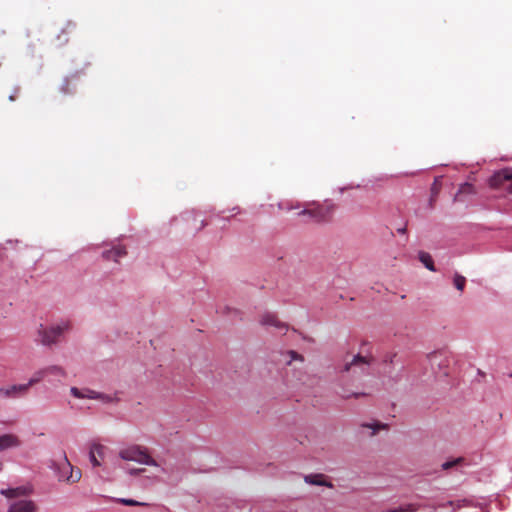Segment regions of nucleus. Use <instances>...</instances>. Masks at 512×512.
I'll list each match as a JSON object with an SVG mask.
<instances>
[{
    "mask_svg": "<svg viewBox=\"0 0 512 512\" xmlns=\"http://www.w3.org/2000/svg\"><path fill=\"white\" fill-rule=\"evenodd\" d=\"M117 501L119 503L123 504V505H126V506H146L147 505L146 503L138 502V501L133 500V499L121 498V499H118Z\"/></svg>",
    "mask_w": 512,
    "mask_h": 512,
    "instance_id": "393cba45",
    "label": "nucleus"
},
{
    "mask_svg": "<svg viewBox=\"0 0 512 512\" xmlns=\"http://www.w3.org/2000/svg\"><path fill=\"white\" fill-rule=\"evenodd\" d=\"M466 284V279L464 276L455 274L454 276V285L459 291H463Z\"/></svg>",
    "mask_w": 512,
    "mask_h": 512,
    "instance_id": "5701e85b",
    "label": "nucleus"
},
{
    "mask_svg": "<svg viewBox=\"0 0 512 512\" xmlns=\"http://www.w3.org/2000/svg\"><path fill=\"white\" fill-rule=\"evenodd\" d=\"M475 188L470 183H464L460 186L458 193L454 197V201H461L462 194H474Z\"/></svg>",
    "mask_w": 512,
    "mask_h": 512,
    "instance_id": "aec40b11",
    "label": "nucleus"
},
{
    "mask_svg": "<svg viewBox=\"0 0 512 512\" xmlns=\"http://www.w3.org/2000/svg\"><path fill=\"white\" fill-rule=\"evenodd\" d=\"M21 441L16 435L4 434L0 436V451L20 446Z\"/></svg>",
    "mask_w": 512,
    "mask_h": 512,
    "instance_id": "9b49d317",
    "label": "nucleus"
},
{
    "mask_svg": "<svg viewBox=\"0 0 512 512\" xmlns=\"http://www.w3.org/2000/svg\"><path fill=\"white\" fill-rule=\"evenodd\" d=\"M397 231L401 234H405L406 233V226L402 227V228H398Z\"/></svg>",
    "mask_w": 512,
    "mask_h": 512,
    "instance_id": "c756f323",
    "label": "nucleus"
},
{
    "mask_svg": "<svg viewBox=\"0 0 512 512\" xmlns=\"http://www.w3.org/2000/svg\"><path fill=\"white\" fill-rule=\"evenodd\" d=\"M305 482L311 485L332 487V484L325 479L323 474H312L305 476Z\"/></svg>",
    "mask_w": 512,
    "mask_h": 512,
    "instance_id": "4468645a",
    "label": "nucleus"
},
{
    "mask_svg": "<svg viewBox=\"0 0 512 512\" xmlns=\"http://www.w3.org/2000/svg\"><path fill=\"white\" fill-rule=\"evenodd\" d=\"M144 471H145V469H131V470L129 471V473H130V474H139V473H142V472H144Z\"/></svg>",
    "mask_w": 512,
    "mask_h": 512,
    "instance_id": "c85d7f7f",
    "label": "nucleus"
},
{
    "mask_svg": "<svg viewBox=\"0 0 512 512\" xmlns=\"http://www.w3.org/2000/svg\"><path fill=\"white\" fill-rule=\"evenodd\" d=\"M69 329V323L63 322L61 324L44 327L40 326L38 330V335L40 337V342L43 345H51L57 342L58 338L63 334L64 331Z\"/></svg>",
    "mask_w": 512,
    "mask_h": 512,
    "instance_id": "39448f33",
    "label": "nucleus"
},
{
    "mask_svg": "<svg viewBox=\"0 0 512 512\" xmlns=\"http://www.w3.org/2000/svg\"><path fill=\"white\" fill-rule=\"evenodd\" d=\"M373 358L371 356L354 355L350 361H345L342 371L350 372L354 376L368 372Z\"/></svg>",
    "mask_w": 512,
    "mask_h": 512,
    "instance_id": "20e7f679",
    "label": "nucleus"
},
{
    "mask_svg": "<svg viewBox=\"0 0 512 512\" xmlns=\"http://www.w3.org/2000/svg\"><path fill=\"white\" fill-rule=\"evenodd\" d=\"M334 205L332 203H305L303 209L298 212L299 216H307L315 222L328 221L334 212Z\"/></svg>",
    "mask_w": 512,
    "mask_h": 512,
    "instance_id": "f257e3e1",
    "label": "nucleus"
},
{
    "mask_svg": "<svg viewBox=\"0 0 512 512\" xmlns=\"http://www.w3.org/2000/svg\"><path fill=\"white\" fill-rule=\"evenodd\" d=\"M288 354L290 356V360L288 361V364H290L294 360H298V361H301V362L304 361V357L301 354H298L295 351H289Z\"/></svg>",
    "mask_w": 512,
    "mask_h": 512,
    "instance_id": "bb28decb",
    "label": "nucleus"
},
{
    "mask_svg": "<svg viewBox=\"0 0 512 512\" xmlns=\"http://www.w3.org/2000/svg\"><path fill=\"white\" fill-rule=\"evenodd\" d=\"M76 29V25L73 23H67L65 28L62 30L61 34L58 35V40H60L61 44L68 42V37L66 35L71 34Z\"/></svg>",
    "mask_w": 512,
    "mask_h": 512,
    "instance_id": "412c9836",
    "label": "nucleus"
},
{
    "mask_svg": "<svg viewBox=\"0 0 512 512\" xmlns=\"http://www.w3.org/2000/svg\"><path fill=\"white\" fill-rule=\"evenodd\" d=\"M0 493L7 498H18L28 496L32 493L31 486H19L16 488L2 489Z\"/></svg>",
    "mask_w": 512,
    "mask_h": 512,
    "instance_id": "9d476101",
    "label": "nucleus"
},
{
    "mask_svg": "<svg viewBox=\"0 0 512 512\" xmlns=\"http://www.w3.org/2000/svg\"><path fill=\"white\" fill-rule=\"evenodd\" d=\"M126 249L125 247L123 246H116V247H113L112 249L110 250H106L103 252V258H105L106 260H114V261H118L119 258L123 257L126 255Z\"/></svg>",
    "mask_w": 512,
    "mask_h": 512,
    "instance_id": "f8f14e48",
    "label": "nucleus"
},
{
    "mask_svg": "<svg viewBox=\"0 0 512 512\" xmlns=\"http://www.w3.org/2000/svg\"><path fill=\"white\" fill-rule=\"evenodd\" d=\"M420 262L430 271H435L434 262L431 255L427 252H419Z\"/></svg>",
    "mask_w": 512,
    "mask_h": 512,
    "instance_id": "6ab92c4d",
    "label": "nucleus"
},
{
    "mask_svg": "<svg viewBox=\"0 0 512 512\" xmlns=\"http://www.w3.org/2000/svg\"><path fill=\"white\" fill-rule=\"evenodd\" d=\"M55 471L59 481H64L68 484H74L80 481L82 473L79 468H75L69 462L66 456L61 463L57 464Z\"/></svg>",
    "mask_w": 512,
    "mask_h": 512,
    "instance_id": "7ed1b4c3",
    "label": "nucleus"
},
{
    "mask_svg": "<svg viewBox=\"0 0 512 512\" xmlns=\"http://www.w3.org/2000/svg\"><path fill=\"white\" fill-rule=\"evenodd\" d=\"M104 446L100 444L92 445L89 453V458L93 466H100L98 458H103Z\"/></svg>",
    "mask_w": 512,
    "mask_h": 512,
    "instance_id": "ddd939ff",
    "label": "nucleus"
},
{
    "mask_svg": "<svg viewBox=\"0 0 512 512\" xmlns=\"http://www.w3.org/2000/svg\"><path fill=\"white\" fill-rule=\"evenodd\" d=\"M463 460L464 459L462 457H459V458H456V459H454L452 461H446V462H444L442 464V469L443 470H448V469H450L452 467H455V466L459 465L460 463L463 462Z\"/></svg>",
    "mask_w": 512,
    "mask_h": 512,
    "instance_id": "b1692460",
    "label": "nucleus"
},
{
    "mask_svg": "<svg viewBox=\"0 0 512 512\" xmlns=\"http://www.w3.org/2000/svg\"><path fill=\"white\" fill-rule=\"evenodd\" d=\"M441 186H442L441 178L440 177L435 178L434 182L431 186V196H430V200H429L430 207L434 206V203L440 193Z\"/></svg>",
    "mask_w": 512,
    "mask_h": 512,
    "instance_id": "dca6fc26",
    "label": "nucleus"
},
{
    "mask_svg": "<svg viewBox=\"0 0 512 512\" xmlns=\"http://www.w3.org/2000/svg\"><path fill=\"white\" fill-rule=\"evenodd\" d=\"M205 226H206V222H204V221L202 220V221H201V225H200V227H199L198 229H202V228H203V227H205Z\"/></svg>",
    "mask_w": 512,
    "mask_h": 512,
    "instance_id": "2f4dec72",
    "label": "nucleus"
},
{
    "mask_svg": "<svg viewBox=\"0 0 512 512\" xmlns=\"http://www.w3.org/2000/svg\"><path fill=\"white\" fill-rule=\"evenodd\" d=\"M363 427L371 428L373 429V434H375L380 429H385L387 425L380 424V423H374V424H363Z\"/></svg>",
    "mask_w": 512,
    "mask_h": 512,
    "instance_id": "a878e982",
    "label": "nucleus"
},
{
    "mask_svg": "<svg viewBox=\"0 0 512 512\" xmlns=\"http://www.w3.org/2000/svg\"><path fill=\"white\" fill-rule=\"evenodd\" d=\"M9 99H10L11 101H14V100H15V97H14L13 95H11V96L9 97Z\"/></svg>",
    "mask_w": 512,
    "mask_h": 512,
    "instance_id": "473e14b6",
    "label": "nucleus"
},
{
    "mask_svg": "<svg viewBox=\"0 0 512 512\" xmlns=\"http://www.w3.org/2000/svg\"><path fill=\"white\" fill-rule=\"evenodd\" d=\"M7 512H37V505L32 500H19L13 502Z\"/></svg>",
    "mask_w": 512,
    "mask_h": 512,
    "instance_id": "1a4fd4ad",
    "label": "nucleus"
},
{
    "mask_svg": "<svg viewBox=\"0 0 512 512\" xmlns=\"http://www.w3.org/2000/svg\"><path fill=\"white\" fill-rule=\"evenodd\" d=\"M489 183L493 188H500L512 194V170L505 169L495 173Z\"/></svg>",
    "mask_w": 512,
    "mask_h": 512,
    "instance_id": "423d86ee",
    "label": "nucleus"
},
{
    "mask_svg": "<svg viewBox=\"0 0 512 512\" xmlns=\"http://www.w3.org/2000/svg\"><path fill=\"white\" fill-rule=\"evenodd\" d=\"M47 378L52 377L54 380L61 381L66 377L65 370L60 366L46 367Z\"/></svg>",
    "mask_w": 512,
    "mask_h": 512,
    "instance_id": "2eb2a0df",
    "label": "nucleus"
},
{
    "mask_svg": "<svg viewBox=\"0 0 512 512\" xmlns=\"http://www.w3.org/2000/svg\"><path fill=\"white\" fill-rule=\"evenodd\" d=\"M294 208H299V205H297V206H292L291 205V206H287L286 207V209H288V210H291V209H294Z\"/></svg>",
    "mask_w": 512,
    "mask_h": 512,
    "instance_id": "7c9ffc66",
    "label": "nucleus"
},
{
    "mask_svg": "<svg viewBox=\"0 0 512 512\" xmlns=\"http://www.w3.org/2000/svg\"><path fill=\"white\" fill-rule=\"evenodd\" d=\"M261 323L263 325H270V326H275L278 328L286 329V326L284 324H282L277 319V317L273 314H265L261 319Z\"/></svg>",
    "mask_w": 512,
    "mask_h": 512,
    "instance_id": "f3484780",
    "label": "nucleus"
},
{
    "mask_svg": "<svg viewBox=\"0 0 512 512\" xmlns=\"http://www.w3.org/2000/svg\"><path fill=\"white\" fill-rule=\"evenodd\" d=\"M419 506L417 504H407L403 507L390 509L388 512H416Z\"/></svg>",
    "mask_w": 512,
    "mask_h": 512,
    "instance_id": "4be33fe9",
    "label": "nucleus"
},
{
    "mask_svg": "<svg viewBox=\"0 0 512 512\" xmlns=\"http://www.w3.org/2000/svg\"><path fill=\"white\" fill-rule=\"evenodd\" d=\"M27 386L24 384L11 385L8 387L0 388V397L1 398H18L27 393Z\"/></svg>",
    "mask_w": 512,
    "mask_h": 512,
    "instance_id": "6e6552de",
    "label": "nucleus"
},
{
    "mask_svg": "<svg viewBox=\"0 0 512 512\" xmlns=\"http://www.w3.org/2000/svg\"><path fill=\"white\" fill-rule=\"evenodd\" d=\"M47 378L46 368H43L33 374V376L30 378L29 382L24 384L27 386V391L29 388L37 383H39L41 380Z\"/></svg>",
    "mask_w": 512,
    "mask_h": 512,
    "instance_id": "a211bd4d",
    "label": "nucleus"
},
{
    "mask_svg": "<svg viewBox=\"0 0 512 512\" xmlns=\"http://www.w3.org/2000/svg\"><path fill=\"white\" fill-rule=\"evenodd\" d=\"M119 456L126 461H135L141 464L157 466V462L149 455L146 448L141 446H130L122 449Z\"/></svg>",
    "mask_w": 512,
    "mask_h": 512,
    "instance_id": "f03ea898",
    "label": "nucleus"
},
{
    "mask_svg": "<svg viewBox=\"0 0 512 512\" xmlns=\"http://www.w3.org/2000/svg\"><path fill=\"white\" fill-rule=\"evenodd\" d=\"M361 395H364V394H363V393H352V394L341 393V394H340V396H341L343 399H349L350 397L358 398V397H360Z\"/></svg>",
    "mask_w": 512,
    "mask_h": 512,
    "instance_id": "cd10ccee",
    "label": "nucleus"
},
{
    "mask_svg": "<svg viewBox=\"0 0 512 512\" xmlns=\"http://www.w3.org/2000/svg\"><path fill=\"white\" fill-rule=\"evenodd\" d=\"M70 392L76 398L96 399V400H100L104 403H111V402L117 401V398L114 396L99 393V392H96V391L88 389V388L78 389L77 387H72L70 389Z\"/></svg>",
    "mask_w": 512,
    "mask_h": 512,
    "instance_id": "0eeeda50",
    "label": "nucleus"
}]
</instances>
